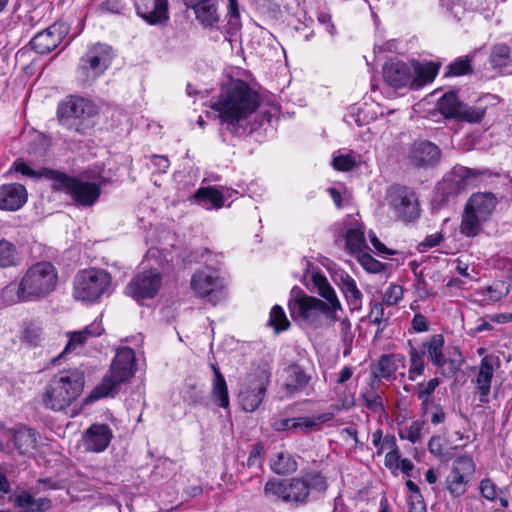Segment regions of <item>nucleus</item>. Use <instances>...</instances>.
Returning <instances> with one entry per match:
<instances>
[{"instance_id": "e433bc0d", "label": "nucleus", "mask_w": 512, "mask_h": 512, "mask_svg": "<svg viewBox=\"0 0 512 512\" xmlns=\"http://www.w3.org/2000/svg\"><path fill=\"white\" fill-rule=\"evenodd\" d=\"M409 355V368H408V379L415 381L418 377L422 376L425 371V351H421L420 348L414 347L410 344Z\"/></svg>"}, {"instance_id": "20e7f679", "label": "nucleus", "mask_w": 512, "mask_h": 512, "mask_svg": "<svg viewBox=\"0 0 512 512\" xmlns=\"http://www.w3.org/2000/svg\"><path fill=\"white\" fill-rule=\"evenodd\" d=\"M327 489L326 477L320 472L311 471L298 477L270 478L265 483L263 492L267 498L299 507L319 499Z\"/></svg>"}, {"instance_id": "ddd939ff", "label": "nucleus", "mask_w": 512, "mask_h": 512, "mask_svg": "<svg viewBox=\"0 0 512 512\" xmlns=\"http://www.w3.org/2000/svg\"><path fill=\"white\" fill-rule=\"evenodd\" d=\"M191 289L200 298L217 305L225 298L224 281L215 272L198 271L192 275Z\"/></svg>"}, {"instance_id": "e2e57ef3", "label": "nucleus", "mask_w": 512, "mask_h": 512, "mask_svg": "<svg viewBox=\"0 0 512 512\" xmlns=\"http://www.w3.org/2000/svg\"><path fill=\"white\" fill-rule=\"evenodd\" d=\"M369 238L372 246L375 248V250L382 255H394L396 252L393 250L388 249L376 236V234L373 231L369 232Z\"/></svg>"}, {"instance_id": "f3484780", "label": "nucleus", "mask_w": 512, "mask_h": 512, "mask_svg": "<svg viewBox=\"0 0 512 512\" xmlns=\"http://www.w3.org/2000/svg\"><path fill=\"white\" fill-rule=\"evenodd\" d=\"M440 148L428 141H415L408 150V164L418 169H429L436 167L441 161Z\"/></svg>"}, {"instance_id": "6ab92c4d", "label": "nucleus", "mask_w": 512, "mask_h": 512, "mask_svg": "<svg viewBox=\"0 0 512 512\" xmlns=\"http://www.w3.org/2000/svg\"><path fill=\"white\" fill-rule=\"evenodd\" d=\"M136 13L150 25H164L169 20L168 0H135Z\"/></svg>"}, {"instance_id": "0eeeda50", "label": "nucleus", "mask_w": 512, "mask_h": 512, "mask_svg": "<svg viewBox=\"0 0 512 512\" xmlns=\"http://www.w3.org/2000/svg\"><path fill=\"white\" fill-rule=\"evenodd\" d=\"M97 113L95 104L83 97L68 96L58 104L57 119L66 129L84 136L92 128L89 120Z\"/></svg>"}, {"instance_id": "9b49d317", "label": "nucleus", "mask_w": 512, "mask_h": 512, "mask_svg": "<svg viewBox=\"0 0 512 512\" xmlns=\"http://www.w3.org/2000/svg\"><path fill=\"white\" fill-rule=\"evenodd\" d=\"M112 58L110 46L101 43L90 46L79 63L78 70L84 76L83 80H94L103 74L110 66Z\"/></svg>"}, {"instance_id": "6e6d98bb", "label": "nucleus", "mask_w": 512, "mask_h": 512, "mask_svg": "<svg viewBox=\"0 0 512 512\" xmlns=\"http://www.w3.org/2000/svg\"><path fill=\"white\" fill-rule=\"evenodd\" d=\"M471 60L468 56L458 58L447 67L446 76H461L471 72Z\"/></svg>"}, {"instance_id": "4468645a", "label": "nucleus", "mask_w": 512, "mask_h": 512, "mask_svg": "<svg viewBox=\"0 0 512 512\" xmlns=\"http://www.w3.org/2000/svg\"><path fill=\"white\" fill-rule=\"evenodd\" d=\"M162 283L158 270L151 269L135 275L126 287V294L140 302L156 296Z\"/></svg>"}, {"instance_id": "7ed1b4c3", "label": "nucleus", "mask_w": 512, "mask_h": 512, "mask_svg": "<svg viewBox=\"0 0 512 512\" xmlns=\"http://www.w3.org/2000/svg\"><path fill=\"white\" fill-rule=\"evenodd\" d=\"M57 282L55 266L48 261L37 262L25 271L19 282L6 285L1 291V298L6 305L40 300L56 289Z\"/></svg>"}, {"instance_id": "774afa93", "label": "nucleus", "mask_w": 512, "mask_h": 512, "mask_svg": "<svg viewBox=\"0 0 512 512\" xmlns=\"http://www.w3.org/2000/svg\"><path fill=\"white\" fill-rule=\"evenodd\" d=\"M411 324L414 331L418 333L425 332L429 328L426 317L423 316L421 313H417L414 315Z\"/></svg>"}, {"instance_id": "72a5a7b5", "label": "nucleus", "mask_w": 512, "mask_h": 512, "mask_svg": "<svg viewBox=\"0 0 512 512\" xmlns=\"http://www.w3.org/2000/svg\"><path fill=\"white\" fill-rule=\"evenodd\" d=\"M439 67V64L434 62L416 64L414 66L415 76L412 78L411 88L419 89L422 86L432 82L438 74Z\"/></svg>"}, {"instance_id": "f8f14e48", "label": "nucleus", "mask_w": 512, "mask_h": 512, "mask_svg": "<svg viewBox=\"0 0 512 512\" xmlns=\"http://www.w3.org/2000/svg\"><path fill=\"white\" fill-rule=\"evenodd\" d=\"M474 472L475 464L470 456H459L453 461L451 471L445 479L446 489L452 497L459 498L466 493Z\"/></svg>"}, {"instance_id": "bf43d9fd", "label": "nucleus", "mask_w": 512, "mask_h": 512, "mask_svg": "<svg viewBox=\"0 0 512 512\" xmlns=\"http://www.w3.org/2000/svg\"><path fill=\"white\" fill-rule=\"evenodd\" d=\"M355 165V158L351 154L338 155L333 158V167L339 171H350Z\"/></svg>"}, {"instance_id": "13d9d810", "label": "nucleus", "mask_w": 512, "mask_h": 512, "mask_svg": "<svg viewBox=\"0 0 512 512\" xmlns=\"http://www.w3.org/2000/svg\"><path fill=\"white\" fill-rule=\"evenodd\" d=\"M403 297V287L400 285H391L383 295V303L392 306L396 305Z\"/></svg>"}, {"instance_id": "393cba45", "label": "nucleus", "mask_w": 512, "mask_h": 512, "mask_svg": "<svg viewBox=\"0 0 512 512\" xmlns=\"http://www.w3.org/2000/svg\"><path fill=\"white\" fill-rule=\"evenodd\" d=\"M27 196V190L22 184H4L0 186V209L17 211L26 203Z\"/></svg>"}, {"instance_id": "bb28decb", "label": "nucleus", "mask_w": 512, "mask_h": 512, "mask_svg": "<svg viewBox=\"0 0 512 512\" xmlns=\"http://www.w3.org/2000/svg\"><path fill=\"white\" fill-rule=\"evenodd\" d=\"M494 376V359L491 356H484L480 361L478 373L476 375L475 384L479 392V400L481 403L489 402V394L491 390V382Z\"/></svg>"}, {"instance_id": "9d476101", "label": "nucleus", "mask_w": 512, "mask_h": 512, "mask_svg": "<svg viewBox=\"0 0 512 512\" xmlns=\"http://www.w3.org/2000/svg\"><path fill=\"white\" fill-rule=\"evenodd\" d=\"M53 189L64 191L80 206H92L100 197V185L84 182L59 172Z\"/></svg>"}, {"instance_id": "6e6552de", "label": "nucleus", "mask_w": 512, "mask_h": 512, "mask_svg": "<svg viewBox=\"0 0 512 512\" xmlns=\"http://www.w3.org/2000/svg\"><path fill=\"white\" fill-rule=\"evenodd\" d=\"M111 284L112 277L106 270L85 269L78 272L74 278L73 295L77 300L95 302L108 293Z\"/></svg>"}, {"instance_id": "5fc2aeb1", "label": "nucleus", "mask_w": 512, "mask_h": 512, "mask_svg": "<svg viewBox=\"0 0 512 512\" xmlns=\"http://www.w3.org/2000/svg\"><path fill=\"white\" fill-rule=\"evenodd\" d=\"M361 266L369 273H380L385 269V264L376 260L367 252H362L356 256Z\"/></svg>"}, {"instance_id": "2eb2a0df", "label": "nucleus", "mask_w": 512, "mask_h": 512, "mask_svg": "<svg viewBox=\"0 0 512 512\" xmlns=\"http://www.w3.org/2000/svg\"><path fill=\"white\" fill-rule=\"evenodd\" d=\"M388 201L397 216L405 221H412L419 216L416 194L408 187H391L388 193Z\"/></svg>"}, {"instance_id": "c03bdc74", "label": "nucleus", "mask_w": 512, "mask_h": 512, "mask_svg": "<svg viewBox=\"0 0 512 512\" xmlns=\"http://www.w3.org/2000/svg\"><path fill=\"white\" fill-rule=\"evenodd\" d=\"M212 400L218 406L227 409L229 407L228 388L224 376H219L218 379H213L212 385Z\"/></svg>"}, {"instance_id": "69168bd1", "label": "nucleus", "mask_w": 512, "mask_h": 512, "mask_svg": "<svg viewBox=\"0 0 512 512\" xmlns=\"http://www.w3.org/2000/svg\"><path fill=\"white\" fill-rule=\"evenodd\" d=\"M408 512H426V504L423 496H409Z\"/></svg>"}, {"instance_id": "a878e982", "label": "nucleus", "mask_w": 512, "mask_h": 512, "mask_svg": "<svg viewBox=\"0 0 512 512\" xmlns=\"http://www.w3.org/2000/svg\"><path fill=\"white\" fill-rule=\"evenodd\" d=\"M383 78L389 86L402 88L411 85L412 71L406 63L391 60L383 66Z\"/></svg>"}, {"instance_id": "7c9ffc66", "label": "nucleus", "mask_w": 512, "mask_h": 512, "mask_svg": "<svg viewBox=\"0 0 512 512\" xmlns=\"http://www.w3.org/2000/svg\"><path fill=\"white\" fill-rule=\"evenodd\" d=\"M14 504L23 512H46L52 507V501L47 497L35 499L29 492L21 491L14 496Z\"/></svg>"}, {"instance_id": "052dcab7", "label": "nucleus", "mask_w": 512, "mask_h": 512, "mask_svg": "<svg viewBox=\"0 0 512 512\" xmlns=\"http://www.w3.org/2000/svg\"><path fill=\"white\" fill-rule=\"evenodd\" d=\"M479 490L485 499L489 501L497 499V487L489 478H485L480 482Z\"/></svg>"}, {"instance_id": "473e14b6", "label": "nucleus", "mask_w": 512, "mask_h": 512, "mask_svg": "<svg viewBox=\"0 0 512 512\" xmlns=\"http://www.w3.org/2000/svg\"><path fill=\"white\" fill-rule=\"evenodd\" d=\"M224 192L214 187L200 188L194 194L195 200L205 209H220L224 205Z\"/></svg>"}, {"instance_id": "0e129e2a", "label": "nucleus", "mask_w": 512, "mask_h": 512, "mask_svg": "<svg viewBox=\"0 0 512 512\" xmlns=\"http://www.w3.org/2000/svg\"><path fill=\"white\" fill-rule=\"evenodd\" d=\"M263 453V447L262 445H256L249 453V457L247 459V465L248 467L253 466H261L262 460L261 455Z\"/></svg>"}, {"instance_id": "58836bf2", "label": "nucleus", "mask_w": 512, "mask_h": 512, "mask_svg": "<svg viewBox=\"0 0 512 512\" xmlns=\"http://www.w3.org/2000/svg\"><path fill=\"white\" fill-rule=\"evenodd\" d=\"M341 289L350 308L352 310L360 309L362 306V293L357 288L355 280L348 275L342 278Z\"/></svg>"}, {"instance_id": "a211bd4d", "label": "nucleus", "mask_w": 512, "mask_h": 512, "mask_svg": "<svg viewBox=\"0 0 512 512\" xmlns=\"http://www.w3.org/2000/svg\"><path fill=\"white\" fill-rule=\"evenodd\" d=\"M186 8L192 9L195 19L206 29H214L220 22L219 0H182Z\"/></svg>"}, {"instance_id": "37998d69", "label": "nucleus", "mask_w": 512, "mask_h": 512, "mask_svg": "<svg viewBox=\"0 0 512 512\" xmlns=\"http://www.w3.org/2000/svg\"><path fill=\"white\" fill-rule=\"evenodd\" d=\"M360 398L362 400L363 405L371 412L377 413L385 411L383 398L375 390L373 385H371V387L366 389L365 391H362L360 394Z\"/></svg>"}, {"instance_id": "a19ab883", "label": "nucleus", "mask_w": 512, "mask_h": 512, "mask_svg": "<svg viewBox=\"0 0 512 512\" xmlns=\"http://www.w3.org/2000/svg\"><path fill=\"white\" fill-rule=\"evenodd\" d=\"M485 221V219L479 218L477 214L465 207L460 225V232L467 237H475L479 234L481 226Z\"/></svg>"}, {"instance_id": "c9c22d12", "label": "nucleus", "mask_w": 512, "mask_h": 512, "mask_svg": "<svg viewBox=\"0 0 512 512\" xmlns=\"http://www.w3.org/2000/svg\"><path fill=\"white\" fill-rule=\"evenodd\" d=\"M453 91H449L441 96L437 102L438 111L446 118L451 119L459 116L460 106L462 105Z\"/></svg>"}, {"instance_id": "dca6fc26", "label": "nucleus", "mask_w": 512, "mask_h": 512, "mask_svg": "<svg viewBox=\"0 0 512 512\" xmlns=\"http://www.w3.org/2000/svg\"><path fill=\"white\" fill-rule=\"evenodd\" d=\"M270 376L269 371L261 370L253 378L249 379L248 385L241 390L239 399L242 408L246 412H253L259 407L265 397Z\"/></svg>"}, {"instance_id": "f257e3e1", "label": "nucleus", "mask_w": 512, "mask_h": 512, "mask_svg": "<svg viewBox=\"0 0 512 512\" xmlns=\"http://www.w3.org/2000/svg\"><path fill=\"white\" fill-rule=\"evenodd\" d=\"M303 267V283L312 292L319 294L327 302L313 296L301 295L289 302L291 317L295 320H303L307 324L318 328L322 326V316L330 322L339 321L337 311H342V305L337 298L327 278L318 272H309L310 261L301 260Z\"/></svg>"}, {"instance_id": "412c9836", "label": "nucleus", "mask_w": 512, "mask_h": 512, "mask_svg": "<svg viewBox=\"0 0 512 512\" xmlns=\"http://www.w3.org/2000/svg\"><path fill=\"white\" fill-rule=\"evenodd\" d=\"M67 28L64 25L53 24L37 33L30 41V46L39 54H46L60 45Z\"/></svg>"}, {"instance_id": "3c124183", "label": "nucleus", "mask_w": 512, "mask_h": 512, "mask_svg": "<svg viewBox=\"0 0 512 512\" xmlns=\"http://www.w3.org/2000/svg\"><path fill=\"white\" fill-rule=\"evenodd\" d=\"M479 294L487 296L491 302H497L509 293V285L498 281L478 291Z\"/></svg>"}, {"instance_id": "aec40b11", "label": "nucleus", "mask_w": 512, "mask_h": 512, "mask_svg": "<svg viewBox=\"0 0 512 512\" xmlns=\"http://www.w3.org/2000/svg\"><path fill=\"white\" fill-rule=\"evenodd\" d=\"M478 172L466 167H456L450 176L446 177L439 185V191L443 196L458 194L468 186H472L477 179Z\"/></svg>"}, {"instance_id": "c756f323", "label": "nucleus", "mask_w": 512, "mask_h": 512, "mask_svg": "<svg viewBox=\"0 0 512 512\" xmlns=\"http://www.w3.org/2000/svg\"><path fill=\"white\" fill-rule=\"evenodd\" d=\"M497 200L491 193L473 194L466 208L477 214L479 218L487 220L496 207Z\"/></svg>"}, {"instance_id": "680f3d73", "label": "nucleus", "mask_w": 512, "mask_h": 512, "mask_svg": "<svg viewBox=\"0 0 512 512\" xmlns=\"http://www.w3.org/2000/svg\"><path fill=\"white\" fill-rule=\"evenodd\" d=\"M400 453L398 448L395 450L389 451L385 455V466L390 470H397L399 468V462H400Z\"/></svg>"}, {"instance_id": "de8ad7c7", "label": "nucleus", "mask_w": 512, "mask_h": 512, "mask_svg": "<svg viewBox=\"0 0 512 512\" xmlns=\"http://www.w3.org/2000/svg\"><path fill=\"white\" fill-rule=\"evenodd\" d=\"M485 113L486 107L484 106H470L462 103L460 106L459 116H457L456 119L469 123H480L483 120Z\"/></svg>"}, {"instance_id": "a18cd8bd", "label": "nucleus", "mask_w": 512, "mask_h": 512, "mask_svg": "<svg viewBox=\"0 0 512 512\" xmlns=\"http://www.w3.org/2000/svg\"><path fill=\"white\" fill-rule=\"evenodd\" d=\"M21 339L30 346H38L44 339L42 325L36 321L26 322Z\"/></svg>"}, {"instance_id": "39448f33", "label": "nucleus", "mask_w": 512, "mask_h": 512, "mask_svg": "<svg viewBox=\"0 0 512 512\" xmlns=\"http://www.w3.org/2000/svg\"><path fill=\"white\" fill-rule=\"evenodd\" d=\"M84 385L85 374L82 370L73 368L59 371L49 379L44 388L43 404L52 411H63L80 397Z\"/></svg>"}, {"instance_id": "09e8293b", "label": "nucleus", "mask_w": 512, "mask_h": 512, "mask_svg": "<svg viewBox=\"0 0 512 512\" xmlns=\"http://www.w3.org/2000/svg\"><path fill=\"white\" fill-rule=\"evenodd\" d=\"M490 63L493 68H503L510 63V48L504 44H495L490 54Z\"/></svg>"}, {"instance_id": "8fccbe9b", "label": "nucleus", "mask_w": 512, "mask_h": 512, "mask_svg": "<svg viewBox=\"0 0 512 512\" xmlns=\"http://www.w3.org/2000/svg\"><path fill=\"white\" fill-rule=\"evenodd\" d=\"M426 425L423 420H415L404 430H399V437L402 440H408L411 443H417L422 438V431Z\"/></svg>"}, {"instance_id": "5701e85b", "label": "nucleus", "mask_w": 512, "mask_h": 512, "mask_svg": "<svg viewBox=\"0 0 512 512\" xmlns=\"http://www.w3.org/2000/svg\"><path fill=\"white\" fill-rule=\"evenodd\" d=\"M283 389L287 396L299 394L308 387L312 376L299 364L293 363L284 369Z\"/></svg>"}, {"instance_id": "4be33fe9", "label": "nucleus", "mask_w": 512, "mask_h": 512, "mask_svg": "<svg viewBox=\"0 0 512 512\" xmlns=\"http://www.w3.org/2000/svg\"><path fill=\"white\" fill-rule=\"evenodd\" d=\"M113 433L107 424H92L83 434V447L85 451L100 453L107 449Z\"/></svg>"}, {"instance_id": "423d86ee", "label": "nucleus", "mask_w": 512, "mask_h": 512, "mask_svg": "<svg viewBox=\"0 0 512 512\" xmlns=\"http://www.w3.org/2000/svg\"><path fill=\"white\" fill-rule=\"evenodd\" d=\"M136 371L135 352L130 347H122L117 350L111 363L109 373L84 399L85 404H91L101 398L114 396L118 387L128 382Z\"/></svg>"}, {"instance_id": "49530a36", "label": "nucleus", "mask_w": 512, "mask_h": 512, "mask_svg": "<svg viewBox=\"0 0 512 512\" xmlns=\"http://www.w3.org/2000/svg\"><path fill=\"white\" fill-rule=\"evenodd\" d=\"M384 303L375 302L371 305L369 318L370 322L378 325L375 336L379 337L389 322V315L385 313Z\"/></svg>"}, {"instance_id": "864d4df0", "label": "nucleus", "mask_w": 512, "mask_h": 512, "mask_svg": "<svg viewBox=\"0 0 512 512\" xmlns=\"http://www.w3.org/2000/svg\"><path fill=\"white\" fill-rule=\"evenodd\" d=\"M269 324L275 329L276 333L286 330L290 322L281 306L275 305L270 311Z\"/></svg>"}, {"instance_id": "cd10ccee", "label": "nucleus", "mask_w": 512, "mask_h": 512, "mask_svg": "<svg viewBox=\"0 0 512 512\" xmlns=\"http://www.w3.org/2000/svg\"><path fill=\"white\" fill-rule=\"evenodd\" d=\"M6 432L19 454L24 455L36 448L37 433L34 429L20 425L16 428L6 430Z\"/></svg>"}, {"instance_id": "b1692460", "label": "nucleus", "mask_w": 512, "mask_h": 512, "mask_svg": "<svg viewBox=\"0 0 512 512\" xmlns=\"http://www.w3.org/2000/svg\"><path fill=\"white\" fill-rule=\"evenodd\" d=\"M344 225L346 228V248L350 254L358 256L365 249H368L363 225L353 216H349L345 220Z\"/></svg>"}, {"instance_id": "c85d7f7f", "label": "nucleus", "mask_w": 512, "mask_h": 512, "mask_svg": "<svg viewBox=\"0 0 512 512\" xmlns=\"http://www.w3.org/2000/svg\"><path fill=\"white\" fill-rule=\"evenodd\" d=\"M104 331L101 322L94 321L80 331L67 332L68 342L63 354L71 353L83 347L91 337L100 336Z\"/></svg>"}, {"instance_id": "2f4dec72", "label": "nucleus", "mask_w": 512, "mask_h": 512, "mask_svg": "<svg viewBox=\"0 0 512 512\" xmlns=\"http://www.w3.org/2000/svg\"><path fill=\"white\" fill-rule=\"evenodd\" d=\"M271 470L281 476L293 474L298 469L296 459L286 451H279L271 455L269 459Z\"/></svg>"}, {"instance_id": "f03ea898", "label": "nucleus", "mask_w": 512, "mask_h": 512, "mask_svg": "<svg viewBox=\"0 0 512 512\" xmlns=\"http://www.w3.org/2000/svg\"><path fill=\"white\" fill-rule=\"evenodd\" d=\"M258 95L242 80H232L222 87L217 101L210 108L218 113L223 124L230 132L241 134L245 132L243 122L253 114L258 107Z\"/></svg>"}, {"instance_id": "f704fd0d", "label": "nucleus", "mask_w": 512, "mask_h": 512, "mask_svg": "<svg viewBox=\"0 0 512 512\" xmlns=\"http://www.w3.org/2000/svg\"><path fill=\"white\" fill-rule=\"evenodd\" d=\"M12 170H14L17 173L22 174L25 177L38 179L41 177L50 179L53 181V184L56 182V178L58 177L59 172L49 169V168H42L40 170H34L31 168L23 159L19 158L16 159L12 165Z\"/></svg>"}, {"instance_id": "338daca9", "label": "nucleus", "mask_w": 512, "mask_h": 512, "mask_svg": "<svg viewBox=\"0 0 512 512\" xmlns=\"http://www.w3.org/2000/svg\"><path fill=\"white\" fill-rule=\"evenodd\" d=\"M291 425L292 431L295 432L298 429L309 430L315 425V422L305 417H298L291 418Z\"/></svg>"}, {"instance_id": "4d7b16f0", "label": "nucleus", "mask_w": 512, "mask_h": 512, "mask_svg": "<svg viewBox=\"0 0 512 512\" xmlns=\"http://www.w3.org/2000/svg\"><path fill=\"white\" fill-rule=\"evenodd\" d=\"M226 17L230 29L235 31L240 29L241 19L238 0H228Z\"/></svg>"}, {"instance_id": "1a4fd4ad", "label": "nucleus", "mask_w": 512, "mask_h": 512, "mask_svg": "<svg viewBox=\"0 0 512 512\" xmlns=\"http://www.w3.org/2000/svg\"><path fill=\"white\" fill-rule=\"evenodd\" d=\"M445 340L443 335L434 334L422 343L421 351H425L429 361L434 365L439 373L446 378H452L461 369L464 358L458 348H454L453 354L446 357L444 353Z\"/></svg>"}, {"instance_id": "603ef678", "label": "nucleus", "mask_w": 512, "mask_h": 512, "mask_svg": "<svg viewBox=\"0 0 512 512\" xmlns=\"http://www.w3.org/2000/svg\"><path fill=\"white\" fill-rule=\"evenodd\" d=\"M422 416H430L432 425L437 426L443 424L446 420L447 414L444 411L440 401H433L427 405V411L420 410Z\"/></svg>"}, {"instance_id": "4c0bfd02", "label": "nucleus", "mask_w": 512, "mask_h": 512, "mask_svg": "<svg viewBox=\"0 0 512 512\" xmlns=\"http://www.w3.org/2000/svg\"><path fill=\"white\" fill-rule=\"evenodd\" d=\"M441 381L437 378H431L427 382H420L415 386L417 399L420 401V410L427 411V405L435 401L433 394Z\"/></svg>"}, {"instance_id": "ea45409f", "label": "nucleus", "mask_w": 512, "mask_h": 512, "mask_svg": "<svg viewBox=\"0 0 512 512\" xmlns=\"http://www.w3.org/2000/svg\"><path fill=\"white\" fill-rule=\"evenodd\" d=\"M20 263V256L16 246L6 239L0 240V268L16 267Z\"/></svg>"}, {"instance_id": "79ce46f5", "label": "nucleus", "mask_w": 512, "mask_h": 512, "mask_svg": "<svg viewBox=\"0 0 512 512\" xmlns=\"http://www.w3.org/2000/svg\"><path fill=\"white\" fill-rule=\"evenodd\" d=\"M396 369L394 356L384 354L372 368V373L375 378L390 379L396 372Z\"/></svg>"}]
</instances>
